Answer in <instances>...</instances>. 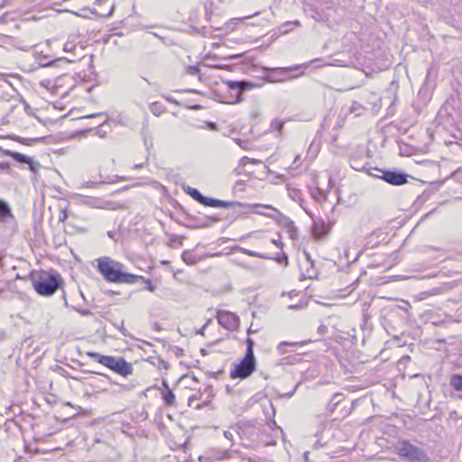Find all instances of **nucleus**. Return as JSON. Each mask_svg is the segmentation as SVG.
I'll use <instances>...</instances> for the list:
<instances>
[{
    "instance_id": "nucleus-22",
    "label": "nucleus",
    "mask_w": 462,
    "mask_h": 462,
    "mask_svg": "<svg viewBox=\"0 0 462 462\" xmlns=\"http://www.w3.org/2000/svg\"><path fill=\"white\" fill-rule=\"evenodd\" d=\"M272 243H273V245H277L278 247H281V245H282V244H281L279 241L274 240V239H273V240H272Z\"/></svg>"
},
{
    "instance_id": "nucleus-3",
    "label": "nucleus",
    "mask_w": 462,
    "mask_h": 462,
    "mask_svg": "<svg viewBox=\"0 0 462 462\" xmlns=\"http://www.w3.org/2000/svg\"><path fill=\"white\" fill-rule=\"evenodd\" d=\"M86 356L124 378L134 374L133 364L123 356H105L94 351H87Z\"/></svg>"
},
{
    "instance_id": "nucleus-12",
    "label": "nucleus",
    "mask_w": 462,
    "mask_h": 462,
    "mask_svg": "<svg viewBox=\"0 0 462 462\" xmlns=\"http://www.w3.org/2000/svg\"><path fill=\"white\" fill-rule=\"evenodd\" d=\"M13 217L14 215L9 204L0 199V222H6L8 219Z\"/></svg>"
},
{
    "instance_id": "nucleus-19",
    "label": "nucleus",
    "mask_w": 462,
    "mask_h": 462,
    "mask_svg": "<svg viewBox=\"0 0 462 462\" xmlns=\"http://www.w3.org/2000/svg\"><path fill=\"white\" fill-rule=\"evenodd\" d=\"M289 345H291V344H290V343H287V342H282V343H280V344L278 345V350H279L281 353H284V351H285V350H284V347H285L286 346H289Z\"/></svg>"
},
{
    "instance_id": "nucleus-7",
    "label": "nucleus",
    "mask_w": 462,
    "mask_h": 462,
    "mask_svg": "<svg viewBox=\"0 0 462 462\" xmlns=\"http://www.w3.org/2000/svg\"><path fill=\"white\" fill-rule=\"evenodd\" d=\"M395 451L399 457H404L410 462L420 461L425 457L420 448L411 444L408 440H400L395 447Z\"/></svg>"
},
{
    "instance_id": "nucleus-5",
    "label": "nucleus",
    "mask_w": 462,
    "mask_h": 462,
    "mask_svg": "<svg viewBox=\"0 0 462 462\" xmlns=\"http://www.w3.org/2000/svg\"><path fill=\"white\" fill-rule=\"evenodd\" d=\"M81 88H83V84L78 83L70 74H63L58 77L52 86L53 93L60 97H66Z\"/></svg>"
},
{
    "instance_id": "nucleus-9",
    "label": "nucleus",
    "mask_w": 462,
    "mask_h": 462,
    "mask_svg": "<svg viewBox=\"0 0 462 462\" xmlns=\"http://www.w3.org/2000/svg\"><path fill=\"white\" fill-rule=\"evenodd\" d=\"M380 178L393 186H402L408 182V175L400 171H382Z\"/></svg>"
},
{
    "instance_id": "nucleus-6",
    "label": "nucleus",
    "mask_w": 462,
    "mask_h": 462,
    "mask_svg": "<svg viewBox=\"0 0 462 462\" xmlns=\"http://www.w3.org/2000/svg\"><path fill=\"white\" fill-rule=\"evenodd\" d=\"M256 371L254 356L245 355L237 363L234 364L229 374L232 379L244 380L250 377Z\"/></svg>"
},
{
    "instance_id": "nucleus-10",
    "label": "nucleus",
    "mask_w": 462,
    "mask_h": 462,
    "mask_svg": "<svg viewBox=\"0 0 462 462\" xmlns=\"http://www.w3.org/2000/svg\"><path fill=\"white\" fill-rule=\"evenodd\" d=\"M189 194L194 199H196L202 205L209 207H218L222 205V202L218 199L204 197L197 189H192L189 191Z\"/></svg>"
},
{
    "instance_id": "nucleus-16",
    "label": "nucleus",
    "mask_w": 462,
    "mask_h": 462,
    "mask_svg": "<svg viewBox=\"0 0 462 462\" xmlns=\"http://www.w3.org/2000/svg\"><path fill=\"white\" fill-rule=\"evenodd\" d=\"M245 343H246V349H245V355L254 356V340L248 337L246 338Z\"/></svg>"
},
{
    "instance_id": "nucleus-8",
    "label": "nucleus",
    "mask_w": 462,
    "mask_h": 462,
    "mask_svg": "<svg viewBox=\"0 0 462 462\" xmlns=\"http://www.w3.org/2000/svg\"><path fill=\"white\" fill-rule=\"evenodd\" d=\"M217 319L221 327L229 331H236L240 327L239 316L226 310L219 309L217 311Z\"/></svg>"
},
{
    "instance_id": "nucleus-1",
    "label": "nucleus",
    "mask_w": 462,
    "mask_h": 462,
    "mask_svg": "<svg viewBox=\"0 0 462 462\" xmlns=\"http://www.w3.org/2000/svg\"><path fill=\"white\" fill-rule=\"evenodd\" d=\"M96 268L102 277L108 282L119 284H134L137 282L136 274L125 272V265L108 256H102L96 260Z\"/></svg>"
},
{
    "instance_id": "nucleus-2",
    "label": "nucleus",
    "mask_w": 462,
    "mask_h": 462,
    "mask_svg": "<svg viewBox=\"0 0 462 462\" xmlns=\"http://www.w3.org/2000/svg\"><path fill=\"white\" fill-rule=\"evenodd\" d=\"M33 290L41 296H51L63 284L61 276L52 271L41 270L31 274Z\"/></svg>"
},
{
    "instance_id": "nucleus-15",
    "label": "nucleus",
    "mask_w": 462,
    "mask_h": 462,
    "mask_svg": "<svg viewBox=\"0 0 462 462\" xmlns=\"http://www.w3.org/2000/svg\"><path fill=\"white\" fill-rule=\"evenodd\" d=\"M137 282L141 281L145 284V289L150 292H153L155 291V286L150 279L145 278L144 276L136 275Z\"/></svg>"
},
{
    "instance_id": "nucleus-18",
    "label": "nucleus",
    "mask_w": 462,
    "mask_h": 462,
    "mask_svg": "<svg viewBox=\"0 0 462 462\" xmlns=\"http://www.w3.org/2000/svg\"><path fill=\"white\" fill-rule=\"evenodd\" d=\"M76 45L71 42H67L64 43V51L73 52L75 51Z\"/></svg>"
},
{
    "instance_id": "nucleus-4",
    "label": "nucleus",
    "mask_w": 462,
    "mask_h": 462,
    "mask_svg": "<svg viewBox=\"0 0 462 462\" xmlns=\"http://www.w3.org/2000/svg\"><path fill=\"white\" fill-rule=\"evenodd\" d=\"M226 94L223 96L226 104H236L243 100V91L250 90L256 85L247 81L226 80L224 82Z\"/></svg>"
},
{
    "instance_id": "nucleus-21",
    "label": "nucleus",
    "mask_w": 462,
    "mask_h": 462,
    "mask_svg": "<svg viewBox=\"0 0 462 462\" xmlns=\"http://www.w3.org/2000/svg\"><path fill=\"white\" fill-rule=\"evenodd\" d=\"M67 218V213L65 210L61 212V215L60 216V220L64 221Z\"/></svg>"
},
{
    "instance_id": "nucleus-11",
    "label": "nucleus",
    "mask_w": 462,
    "mask_h": 462,
    "mask_svg": "<svg viewBox=\"0 0 462 462\" xmlns=\"http://www.w3.org/2000/svg\"><path fill=\"white\" fill-rule=\"evenodd\" d=\"M162 400L166 406L175 407L176 406V398L173 392L170 389L169 383L167 381L162 382V388L161 389Z\"/></svg>"
},
{
    "instance_id": "nucleus-20",
    "label": "nucleus",
    "mask_w": 462,
    "mask_h": 462,
    "mask_svg": "<svg viewBox=\"0 0 462 462\" xmlns=\"http://www.w3.org/2000/svg\"><path fill=\"white\" fill-rule=\"evenodd\" d=\"M189 69L191 74H197L199 72V69L197 67H190Z\"/></svg>"
},
{
    "instance_id": "nucleus-17",
    "label": "nucleus",
    "mask_w": 462,
    "mask_h": 462,
    "mask_svg": "<svg viewBox=\"0 0 462 462\" xmlns=\"http://www.w3.org/2000/svg\"><path fill=\"white\" fill-rule=\"evenodd\" d=\"M263 208H265V209H274L271 206L254 205L253 206V212H254L256 214L267 216V214L264 213L263 210H262Z\"/></svg>"
},
{
    "instance_id": "nucleus-13",
    "label": "nucleus",
    "mask_w": 462,
    "mask_h": 462,
    "mask_svg": "<svg viewBox=\"0 0 462 462\" xmlns=\"http://www.w3.org/2000/svg\"><path fill=\"white\" fill-rule=\"evenodd\" d=\"M8 156H11L14 160L21 163H27L30 165L32 171H34L33 163L31 158L16 152H6Z\"/></svg>"
},
{
    "instance_id": "nucleus-14",
    "label": "nucleus",
    "mask_w": 462,
    "mask_h": 462,
    "mask_svg": "<svg viewBox=\"0 0 462 462\" xmlns=\"http://www.w3.org/2000/svg\"><path fill=\"white\" fill-rule=\"evenodd\" d=\"M450 385L457 392H462V375L455 374L450 377Z\"/></svg>"
}]
</instances>
